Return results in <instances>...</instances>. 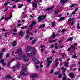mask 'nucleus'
Wrapping results in <instances>:
<instances>
[{"label":"nucleus","instance_id":"423d86ee","mask_svg":"<svg viewBox=\"0 0 80 80\" xmlns=\"http://www.w3.org/2000/svg\"><path fill=\"white\" fill-rule=\"evenodd\" d=\"M19 35L21 37H22L24 35V32L23 31H21L19 33Z\"/></svg>","mask_w":80,"mask_h":80},{"label":"nucleus","instance_id":"09e8293b","mask_svg":"<svg viewBox=\"0 0 80 80\" xmlns=\"http://www.w3.org/2000/svg\"><path fill=\"white\" fill-rule=\"evenodd\" d=\"M10 57V56L9 55V54H8V53H7L6 54V58H8Z\"/></svg>","mask_w":80,"mask_h":80},{"label":"nucleus","instance_id":"7ed1b4c3","mask_svg":"<svg viewBox=\"0 0 80 80\" xmlns=\"http://www.w3.org/2000/svg\"><path fill=\"white\" fill-rule=\"evenodd\" d=\"M13 68H15L13 69L14 71H15V69H16V68L18 69H18L20 68V64L18 63L16 66H14Z\"/></svg>","mask_w":80,"mask_h":80},{"label":"nucleus","instance_id":"f257e3e1","mask_svg":"<svg viewBox=\"0 0 80 80\" xmlns=\"http://www.w3.org/2000/svg\"><path fill=\"white\" fill-rule=\"evenodd\" d=\"M46 16H47L46 15H44L38 17V22L43 20V19H45V18H46Z\"/></svg>","mask_w":80,"mask_h":80},{"label":"nucleus","instance_id":"f8f14e48","mask_svg":"<svg viewBox=\"0 0 80 80\" xmlns=\"http://www.w3.org/2000/svg\"><path fill=\"white\" fill-rule=\"evenodd\" d=\"M65 18V17H62V18H60L59 19H58V21H59V22H60L61 21H62Z\"/></svg>","mask_w":80,"mask_h":80},{"label":"nucleus","instance_id":"864d4df0","mask_svg":"<svg viewBox=\"0 0 80 80\" xmlns=\"http://www.w3.org/2000/svg\"><path fill=\"white\" fill-rule=\"evenodd\" d=\"M7 77V78H11V76L10 75H8Z\"/></svg>","mask_w":80,"mask_h":80},{"label":"nucleus","instance_id":"37998d69","mask_svg":"<svg viewBox=\"0 0 80 80\" xmlns=\"http://www.w3.org/2000/svg\"><path fill=\"white\" fill-rule=\"evenodd\" d=\"M0 62H2V63L4 62V60L3 59H1L0 60Z\"/></svg>","mask_w":80,"mask_h":80},{"label":"nucleus","instance_id":"0eeeda50","mask_svg":"<svg viewBox=\"0 0 80 80\" xmlns=\"http://www.w3.org/2000/svg\"><path fill=\"white\" fill-rule=\"evenodd\" d=\"M22 57H23L24 61H25V62H28V58L27 57L25 56H23Z\"/></svg>","mask_w":80,"mask_h":80},{"label":"nucleus","instance_id":"a211bd4d","mask_svg":"<svg viewBox=\"0 0 80 80\" xmlns=\"http://www.w3.org/2000/svg\"><path fill=\"white\" fill-rule=\"evenodd\" d=\"M12 17V13H11V15L10 16V18H5V20H8V19H10V18H11Z\"/></svg>","mask_w":80,"mask_h":80},{"label":"nucleus","instance_id":"4be33fe9","mask_svg":"<svg viewBox=\"0 0 80 80\" xmlns=\"http://www.w3.org/2000/svg\"><path fill=\"white\" fill-rule=\"evenodd\" d=\"M28 56H29V57H30V56H31V57H33V54H32V53H29L28 54Z\"/></svg>","mask_w":80,"mask_h":80},{"label":"nucleus","instance_id":"79ce46f5","mask_svg":"<svg viewBox=\"0 0 80 80\" xmlns=\"http://www.w3.org/2000/svg\"><path fill=\"white\" fill-rule=\"evenodd\" d=\"M54 72V70H52L50 72V73L51 74H52V73H53Z\"/></svg>","mask_w":80,"mask_h":80},{"label":"nucleus","instance_id":"052dcab7","mask_svg":"<svg viewBox=\"0 0 80 80\" xmlns=\"http://www.w3.org/2000/svg\"><path fill=\"white\" fill-rule=\"evenodd\" d=\"M53 47H54V46H53V45H52L51 46V47H50V48H53Z\"/></svg>","mask_w":80,"mask_h":80},{"label":"nucleus","instance_id":"e2e57ef3","mask_svg":"<svg viewBox=\"0 0 80 80\" xmlns=\"http://www.w3.org/2000/svg\"><path fill=\"white\" fill-rule=\"evenodd\" d=\"M75 11L73 12L72 13V15H75Z\"/></svg>","mask_w":80,"mask_h":80},{"label":"nucleus","instance_id":"473e14b6","mask_svg":"<svg viewBox=\"0 0 80 80\" xmlns=\"http://www.w3.org/2000/svg\"><path fill=\"white\" fill-rule=\"evenodd\" d=\"M72 40H73V38H70L68 39V41H70Z\"/></svg>","mask_w":80,"mask_h":80},{"label":"nucleus","instance_id":"72a5a7b5","mask_svg":"<svg viewBox=\"0 0 80 80\" xmlns=\"http://www.w3.org/2000/svg\"><path fill=\"white\" fill-rule=\"evenodd\" d=\"M30 78H34L33 74H32L31 75Z\"/></svg>","mask_w":80,"mask_h":80},{"label":"nucleus","instance_id":"39448f33","mask_svg":"<svg viewBox=\"0 0 80 80\" xmlns=\"http://www.w3.org/2000/svg\"><path fill=\"white\" fill-rule=\"evenodd\" d=\"M59 35H60V34H59V33H58L55 35V34H54V33L53 32L52 35L50 37V38H52V37H53V38H55L56 37L59 36Z\"/></svg>","mask_w":80,"mask_h":80},{"label":"nucleus","instance_id":"13d9d810","mask_svg":"<svg viewBox=\"0 0 80 80\" xmlns=\"http://www.w3.org/2000/svg\"><path fill=\"white\" fill-rule=\"evenodd\" d=\"M65 29H63L62 30L61 32H62V33H63V32H65Z\"/></svg>","mask_w":80,"mask_h":80},{"label":"nucleus","instance_id":"a18cd8bd","mask_svg":"<svg viewBox=\"0 0 80 80\" xmlns=\"http://www.w3.org/2000/svg\"><path fill=\"white\" fill-rule=\"evenodd\" d=\"M58 64H59V62H56L55 64V65L56 67H58Z\"/></svg>","mask_w":80,"mask_h":80},{"label":"nucleus","instance_id":"412c9836","mask_svg":"<svg viewBox=\"0 0 80 80\" xmlns=\"http://www.w3.org/2000/svg\"><path fill=\"white\" fill-rule=\"evenodd\" d=\"M35 63L36 65H38V64H40V62L38 60H36V61L35 62Z\"/></svg>","mask_w":80,"mask_h":80},{"label":"nucleus","instance_id":"20e7f679","mask_svg":"<svg viewBox=\"0 0 80 80\" xmlns=\"http://www.w3.org/2000/svg\"><path fill=\"white\" fill-rule=\"evenodd\" d=\"M52 61H50L49 59H48V60L47 61V62L48 63V64L46 66V67H48L50 65V64H51V63H52Z\"/></svg>","mask_w":80,"mask_h":80},{"label":"nucleus","instance_id":"a19ab883","mask_svg":"<svg viewBox=\"0 0 80 80\" xmlns=\"http://www.w3.org/2000/svg\"><path fill=\"white\" fill-rule=\"evenodd\" d=\"M50 59L51 60L52 59V57H49V58H47V60H48H48H50Z\"/></svg>","mask_w":80,"mask_h":80},{"label":"nucleus","instance_id":"0e129e2a","mask_svg":"<svg viewBox=\"0 0 80 80\" xmlns=\"http://www.w3.org/2000/svg\"><path fill=\"white\" fill-rule=\"evenodd\" d=\"M30 37V35H28L26 36V38H28Z\"/></svg>","mask_w":80,"mask_h":80},{"label":"nucleus","instance_id":"f3484780","mask_svg":"<svg viewBox=\"0 0 80 80\" xmlns=\"http://www.w3.org/2000/svg\"><path fill=\"white\" fill-rule=\"evenodd\" d=\"M22 70L24 72H27V71H28V69H27V68L26 67L24 68H22Z\"/></svg>","mask_w":80,"mask_h":80},{"label":"nucleus","instance_id":"49530a36","mask_svg":"<svg viewBox=\"0 0 80 80\" xmlns=\"http://www.w3.org/2000/svg\"><path fill=\"white\" fill-rule=\"evenodd\" d=\"M5 50H6V49L5 48H3L2 49L1 52H5Z\"/></svg>","mask_w":80,"mask_h":80},{"label":"nucleus","instance_id":"9d476101","mask_svg":"<svg viewBox=\"0 0 80 80\" xmlns=\"http://www.w3.org/2000/svg\"><path fill=\"white\" fill-rule=\"evenodd\" d=\"M15 45H17V41H15L12 42V47H15Z\"/></svg>","mask_w":80,"mask_h":80},{"label":"nucleus","instance_id":"2eb2a0df","mask_svg":"<svg viewBox=\"0 0 80 80\" xmlns=\"http://www.w3.org/2000/svg\"><path fill=\"white\" fill-rule=\"evenodd\" d=\"M33 53L32 54V55H35L36 54V52H37V51H36V50H35V48H33Z\"/></svg>","mask_w":80,"mask_h":80},{"label":"nucleus","instance_id":"c03bdc74","mask_svg":"<svg viewBox=\"0 0 80 80\" xmlns=\"http://www.w3.org/2000/svg\"><path fill=\"white\" fill-rule=\"evenodd\" d=\"M62 80H67V79L66 78V77H63Z\"/></svg>","mask_w":80,"mask_h":80},{"label":"nucleus","instance_id":"393cba45","mask_svg":"<svg viewBox=\"0 0 80 80\" xmlns=\"http://www.w3.org/2000/svg\"><path fill=\"white\" fill-rule=\"evenodd\" d=\"M50 10H51V8H47V9H45V11H49Z\"/></svg>","mask_w":80,"mask_h":80},{"label":"nucleus","instance_id":"6e6d98bb","mask_svg":"<svg viewBox=\"0 0 80 80\" xmlns=\"http://www.w3.org/2000/svg\"><path fill=\"white\" fill-rule=\"evenodd\" d=\"M12 35L13 36H15L16 35H17V33H13Z\"/></svg>","mask_w":80,"mask_h":80},{"label":"nucleus","instance_id":"6e6552de","mask_svg":"<svg viewBox=\"0 0 80 80\" xmlns=\"http://www.w3.org/2000/svg\"><path fill=\"white\" fill-rule=\"evenodd\" d=\"M52 25L51 26V27L52 28H53V27H54L55 26L56 22L55 21H53V22H52Z\"/></svg>","mask_w":80,"mask_h":80},{"label":"nucleus","instance_id":"4468645a","mask_svg":"<svg viewBox=\"0 0 80 80\" xmlns=\"http://www.w3.org/2000/svg\"><path fill=\"white\" fill-rule=\"evenodd\" d=\"M69 76H70L72 78H73L74 77V74L72 73H70L69 74Z\"/></svg>","mask_w":80,"mask_h":80},{"label":"nucleus","instance_id":"338daca9","mask_svg":"<svg viewBox=\"0 0 80 80\" xmlns=\"http://www.w3.org/2000/svg\"><path fill=\"white\" fill-rule=\"evenodd\" d=\"M23 27L24 28H28V27H27V26H23Z\"/></svg>","mask_w":80,"mask_h":80},{"label":"nucleus","instance_id":"680f3d73","mask_svg":"<svg viewBox=\"0 0 80 80\" xmlns=\"http://www.w3.org/2000/svg\"><path fill=\"white\" fill-rule=\"evenodd\" d=\"M8 8H6V9L4 10V12H5V11H7L8 10Z\"/></svg>","mask_w":80,"mask_h":80},{"label":"nucleus","instance_id":"b1692460","mask_svg":"<svg viewBox=\"0 0 80 80\" xmlns=\"http://www.w3.org/2000/svg\"><path fill=\"white\" fill-rule=\"evenodd\" d=\"M3 55V53L1 52L0 53V59H1L2 58V56Z\"/></svg>","mask_w":80,"mask_h":80},{"label":"nucleus","instance_id":"c85d7f7f","mask_svg":"<svg viewBox=\"0 0 80 80\" xmlns=\"http://www.w3.org/2000/svg\"><path fill=\"white\" fill-rule=\"evenodd\" d=\"M77 28L78 29H80V23H78L77 24Z\"/></svg>","mask_w":80,"mask_h":80},{"label":"nucleus","instance_id":"ddd939ff","mask_svg":"<svg viewBox=\"0 0 80 80\" xmlns=\"http://www.w3.org/2000/svg\"><path fill=\"white\" fill-rule=\"evenodd\" d=\"M32 5L33 7H37V3H35V2H33Z\"/></svg>","mask_w":80,"mask_h":80},{"label":"nucleus","instance_id":"f704fd0d","mask_svg":"<svg viewBox=\"0 0 80 80\" xmlns=\"http://www.w3.org/2000/svg\"><path fill=\"white\" fill-rule=\"evenodd\" d=\"M33 25H32V24L29 25V27L31 28V30H32V28H33Z\"/></svg>","mask_w":80,"mask_h":80},{"label":"nucleus","instance_id":"774afa93","mask_svg":"<svg viewBox=\"0 0 80 80\" xmlns=\"http://www.w3.org/2000/svg\"><path fill=\"white\" fill-rule=\"evenodd\" d=\"M27 1L28 3H30V0H27Z\"/></svg>","mask_w":80,"mask_h":80},{"label":"nucleus","instance_id":"69168bd1","mask_svg":"<svg viewBox=\"0 0 80 80\" xmlns=\"http://www.w3.org/2000/svg\"><path fill=\"white\" fill-rule=\"evenodd\" d=\"M5 18H4V17H2V18H1V20H4V19H5Z\"/></svg>","mask_w":80,"mask_h":80},{"label":"nucleus","instance_id":"bb28decb","mask_svg":"<svg viewBox=\"0 0 80 80\" xmlns=\"http://www.w3.org/2000/svg\"><path fill=\"white\" fill-rule=\"evenodd\" d=\"M57 45H58L57 43H55L54 47L55 48H57V49H58V46H57Z\"/></svg>","mask_w":80,"mask_h":80},{"label":"nucleus","instance_id":"9b49d317","mask_svg":"<svg viewBox=\"0 0 80 80\" xmlns=\"http://www.w3.org/2000/svg\"><path fill=\"white\" fill-rule=\"evenodd\" d=\"M61 68L62 71V72H65L67 70V69L65 68L64 67H61Z\"/></svg>","mask_w":80,"mask_h":80},{"label":"nucleus","instance_id":"603ef678","mask_svg":"<svg viewBox=\"0 0 80 80\" xmlns=\"http://www.w3.org/2000/svg\"><path fill=\"white\" fill-rule=\"evenodd\" d=\"M78 8H77L75 9L74 10V11H75V12H77V11H78Z\"/></svg>","mask_w":80,"mask_h":80},{"label":"nucleus","instance_id":"dca6fc26","mask_svg":"<svg viewBox=\"0 0 80 80\" xmlns=\"http://www.w3.org/2000/svg\"><path fill=\"white\" fill-rule=\"evenodd\" d=\"M30 49H31V48L30 47H28L27 49V50H26V53H27V52H28L30 50Z\"/></svg>","mask_w":80,"mask_h":80},{"label":"nucleus","instance_id":"8fccbe9b","mask_svg":"<svg viewBox=\"0 0 80 80\" xmlns=\"http://www.w3.org/2000/svg\"><path fill=\"white\" fill-rule=\"evenodd\" d=\"M33 75H34V78L35 77H37V74H33Z\"/></svg>","mask_w":80,"mask_h":80},{"label":"nucleus","instance_id":"de8ad7c7","mask_svg":"<svg viewBox=\"0 0 80 80\" xmlns=\"http://www.w3.org/2000/svg\"><path fill=\"white\" fill-rule=\"evenodd\" d=\"M40 73H43V70L42 69H41L40 70Z\"/></svg>","mask_w":80,"mask_h":80},{"label":"nucleus","instance_id":"c756f323","mask_svg":"<svg viewBox=\"0 0 80 80\" xmlns=\"http://www.w3.org/2000/svg\"><path fill=\"white\" fill-rule=\"evenodd\" d=\"M72 58H77V56H76V55H75V53L74 54V55H73L72 56Z\"/></svg>","mask_w":80,"mask_h":80},{"label":"nucleus","instance_id":"2f4dec72","mask_svg":"<svg viewBox=\"0 0 80 80\" xmlns=\"http://www.w3.org/2000/svg\"><path fill=\"white\" fill-rule=\"evenodd\" d=\"M32 25H34L36 24V22L35 21H33L32 22Z\"/></svg>","mask_w":80,"mask_h":80},{"label":"nucleus","instance_id":"4c0bfd02","mask_svg":"<svg viewBox=\"0 0 80 80\" xmlns=\"http://www.w3.org/2000/svg\"><path fill=\"white\" fill-rule=\"evenodd\" d=\"M13 31L14 32H17V29H13Z\"/></svg>","mask_w":80,"mask_h":80},{"label":"nucleus","instance_id":"1a4fd4ad","mask_svg":"<svg viewBox=\"0 0 80 80\" xmlns=\"http://www.w3.org/2000/svg\"><path fill=\"white\" fill-rule=\"evenodd\" d=\"M20 73L22 75H26L28 73L27 72L25 73L22 71H21Z\"/></svg>","mask_w":80,"mask_h":80},{"label":"nucleus","instance_id":"c9c22d12","mask_svg":"<svg viewBox=\"0 0 80 80\" xmlns=\"http://www.w3.org/2000/svg\"><path fill=\"white\" fill-rule=\"evenodd\" d=\"M63 77V75L62 74H59L58 76V78H62Z\"/></svg>","mask_w":80,"mask_h":80},{"label":"nucleus","instance_id":"3c124183","mask_svg":"<svg viewBox=\"0 0 80 80\" xmlns=\"http://www.w3.org/2000/svg\"><path fill=\"white\" fill-rule=\"evenodd\" d=\"M68 0H66V1H64L63 2V4H64V3H66V2H67L68 1Z\"/></svg>","mask_w":80,"mask_h":80},{"label":"nucleus","instance_id":"cd10ccee","mask_svg":"<svg viewBox=\"0 0 80 80\" xmlns=\"http://www.w3.org/2000/svg\"><path fill=\"white\" fill-rule=\"evenodd\" d=\"M62 74L64 76H66V74H65V71H62Z\"/></svg>","mask_w":80,"mask_h":80},{"label":"nucleus","instance_id":"aec40b11","mask_svg":"<svg viewBox=\"0 0 80 80\" xmlns=\"http://www.w3.org/2000/svg\"><path fill=\"white\" fill-rule=\"evenodd\" d=\"M70 47L71 48H73L75 49L76 46L74 45H70Z\"/></svg>","mask_w":80,"mask_h":80},{"label":"nucleus","instance_id":"ea45409f","mask_svg":"<svg viewBox=\"0 0 80 80\" xmlns=\"http://www.w3.org/2000/svg\"><path fill=\"white\" fill-rule=\"evenodd\" d=\"M15 60V58H13L10 61V62H13V61H14Z\"/></svg>","mask_w":80,"mask_h":80},{"label":"nucleus","instance_id":"e433bc0d","mask_svg":"<svg viewBox=\"0 0 80 80\" xmlns=\"http://www.w3.org/2000/svg\"><path fill=\"white\" fill-rule=\"evenodd\" d=\"M23 4H20L18 7V8H21L22 7H23Z\"/></svg>","mask_w":80,"mask_h":80},{"label":"nucleus","instance_id":"bf43d9fd","mask_svg":"<svg viewBox=\"0 0 80 80\" xmlns=\"http://www.w3.org/2000/svg\"><path fill=\"white\" fill-rule=\"evenodd\" d=\"M48 42H49L50 43H52L53 42V41H49Z\"/></svg>","mask_w":80,"mask_h":80},{"label":"nucleus","instance_id":"7c9ffc66","mask_svg":"<svg viewBox=\"0 0 80 80\" xmlns=\"http://www.w3.org/2000/svg\"><path fill=\"white\" fill-rule=\"evenodd\" d=\"M54 14L55 15H57V14H58V11H54Z\"/></svg>","mask_w":80,"mask_h":80},{"label":"nucleus","instance_id":"6ab92c4d","mask_svg":"<svg viewBox=\"0 0 80 80\" xmlns=\"http://www.w3.org/2000/svg\"><path fill=\"white\" fill-rule=\"evenodd\" d=\"M45 24L41 25L39 27V29H42V28H45Z\"/></svg>","mask_w":80,"mask_h":80},{"label":"nucleus","instance_id":"5701e85b","mask_svg":"<svg viewBox=\"0 0 80 80\" xmlns=\"http://www.w3.org/2000/svg\"><path fill=\"white\" fill-rule=\"evenodd\" d=\"M64 65L65 66H66V67H68V62H65L64 63Z\"/></svg>","mask_w":80,"mask_h":80},{"label":"nucleus","instance_id":"4d7b16f0","mask_svg":"<svg viewBox=\"0 0 80 80\" xmlns=\"http://www.w3.org/2000/svg\"><path fill=\"white\" fill-rule=\"evenodd\" d=\"M35 41H36L35 40H34L33 41H32V44L34 43H35Z\"/></svg>","mask_w":80,"mask_h":80},{"label":"nucleus","instance_id":"58836bf2","mask_svg":"<svg viewBox=\"0 0 80 80\" xmlns=\"http://www.w3.org/2000/svg\"><path fill=\"white\" fill-rule=\"evenodd\" d=\"M32 61H33V62H36V61L38 60L36 58H34L32 59Z\"/></svg>","mask_w":80,"mask_h":80},{"label":"nucleus","instance_id":"f03ea898","mask_svg":"<svg viewBox=\"0 0 80 80\" xmlns=\"http://www.w3.org/2000/svg\"><path fill=\"white\" fill-rule=\"evenodd\" d=\"M15 54H17V53H19V55L20 57H22V50L21 49H19L18 50V51L17 52H15Z\"/></svg>","mask_w":80,"mask_h":80},{"label":"nucleus","instance_id":"5fc2aeb1","mask_svg":"<svg viewBox=\"0 0 80 80\" xmlns=\"http://www.w3.org/2000/svg\"><path fill=\"white\" fill-rule=\"evenodd\" d=\"M75 7V5L74 4L70 6V7H71V8H72V7Z\"/></svg>","mask_w":80,"mask_h":80},{"label":"nucleus","instance_id":"a878e982","mask_svg":"<svg viewBox=\"0 0 80 80\" xmlns=\"http://www.w3.org/2000/svg\"><path fill=\"white\" fill-rule=\"evenodd\" d=\"M60 71H58L57 72H54L53 73L54 75H57V74H59Z\"/></svg>","mask_w":80,"mask_h":80}]
</instances>
